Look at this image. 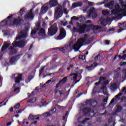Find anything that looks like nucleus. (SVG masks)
Listing matches in <instances>:
<instances>
[{
    "instance_id": "nucleus-1",
    "label": "nucleus",
    "mask_w": 126,
    "mask_h": 126,
    "mask_svg": "<svg viewBox=\"0 0 126 126\" xmlns=\"http://www.w3.org/2000/svg\"><path fill=\"white\" fill-rule=\"evenodd\" d=\"M114 3H115V1L112 0L108 3L104 5L105 7H108L110 9H113L111 14L110 15V16L112 17L110 18V19H112V18H118L119 16L122 15L126 16V2L125 1H121V2L122 8L124 9H120V5L118 4L114 6Z\"/></svg>"
},
{
    "instance_id": "nucleus-2",
    "label": "nucleus",
    "mask_w": 126,
    "mask_h": 126,
    "mask_svg": "<svg viewBox=\"0 0 126 126\" xmlns=\"http://www.w3.org/2000/svg\"><path fill=\"white\" fill-rule=\"evenodd\" d=\"M25 40V39H23V40L20 41L19 42L14 41L13 43L12 44L13 46H10V47L9 48L10 52L9 55H15V54H16L17 53V50H16L14 47H19L20 48H23V47L25 46V44L26 43Z\"/></svg>"
},
{
    "instance_id": "nucleus-3",
    "label": "nucleus",
    "mask_w": 126,
    "mask_h": 126,
    "mask_svg": "<svg viewBox=\"0 0 126 126\" xmlns=\"http://www.w3.org/2000/svg\"><path fill=\"white\" fill-rule=\"evenodd\" d=\"M88 38V35L87 34L85 35V37L84 38H80L75 44L73 46V49L75 51H78L80 49L82 46H83L84 42L86 41V39Z\"/></svg>"
},
{
    "instance_id": "nucleus-4",
    "label": "nucleus",
    "mask_w": 126,
    "mask_h": 126,
    "mask_svg": "<svg viewBox=\"0 0 126 126\" xmlns=\"http://www.w3.org/2000/svg\"><path fill=\"white\" fill-rule=\"evenodd\" d=\"M77 27H73V32H79V33H84L85 31L86 28L87 27L86 25H81L79 23H77L76 24Z\"/></svg>"
},
{
    "instance_id": "nucleus-5",
    "label": "nucleus",
    "mask_w": 126,
    "mask_h": 126,
    "mask_svg": "<svg viewBox=\"0 0 126 126\" xmlns=\"http://www.w3.org/2000/svg\"><path fill=\"white\" fill-rule=\"evenodd\" d=\"M58 26L54 23L48 29V34L49 36H54L58 32Z\"/></svg>"
},
{
    "instance_id": "nucleus-6",
    "label": "nucleus",
    "mask_w": 126,
    "mask_h": 126,
    "mask_svg": "<svg viewBox=\"0 0 126 126\" xmlns=\"http://www.w3.org/2000/svg\"><path fill=\"white\" fill-rule=\"evenodd\" d=\"M11 77L15 79L16 84L13 85V87L15 88L17 85H19V83H20V82L22 80V75L21 74H13Z\"/></svg>"
},
{
    "instance_id": "nucleus-7",
    "label": "nucleus",
    "mask_w": 126,
    "mask_h": 126,
    "mask_svg": "<svg viewBox=\"0 0 126 126\" xmlns=\"http://www.w3.org/2000/svg\"><path fill=\"white\" fill-rule=\"evenodd\" d=\"M72 43V42H70V44L68 45H66L64 46L63 47H58L55 48V50H59V51H61L63 54H65L67 53H68L69 51L71 50V46H70V44Z\"/></svg>"
},
{
    "instance_id": "nucleus-8",
    "label": "nucleus",
    "mask_w": 126,
    "mask_h": 126,
    "mask_svg": "<svg viewBox=\"0 0 126 126\" xmlns=\"http://www.w3.org/2000/svg\"><path fill=\"white\" fill-rule=\"evenodd\" d=\"M55 16L57 18H60L63 16V7L59 6L56 10L55 12Z\"/></svg>"
},
{
    "instance_id": "nucleus-9",
    "label": "nucleus",
    "mask_w": 126,
    "mask_h": 126,
    "mask_svg": "<svg viewBox=\"0 0 126 126\" xmlns=\"http://www.w3.org/2000/svg\"><path fill=\"white\" fill-rule=\"evenodd\" d=\"M27 32H28V29H26L25 30L22 31L16 37V40H20L21 39H24L27 37Z\"/></svg>"
},
{
    "instance_id": "nucleus-10",
    "label": "nucleus",
    "mask_w": 126,
    "mask_h": 126,
    "mask_svg": "<svg viewBox=\"0 0 126 126\" xmlns=\"http://www.w3.org/2000/svg\"><path fill=\"white\" fill-rule=\"evenodd\" d=\"M11 18H12V16H9L7 18V20H4L2 22L0 23V26H4L5 25H11Z\"/></svg>"
},
{
    "instance_id": "nucleus-11",
    "label": "nucleus",
    "mask_w": 126,
    "mask_h": 126,
    "mask_svg": "<svg viewBox=\"0 0 126 126\" xmlns=\"http://www.w3.org/2000/svg\"><path fill=\"white\" fill-rule=\"evenodd\" d=\"M111 17H113L112 16H109L108 17V19H101L99 21L98 23L100 25H102V26H106L107 25V22H108V21L109 20H112V19H115L116 18H113L112 19H111Z\"/></svg>"
},
{
    "instance_id": "nucleus-12",
    "label": "nucleus",
    "mask_w": 126,
    "mask_h": 126,
    "mask_svg": "<svg viewBox=\"0 0 126 126\" xmlns=\"http://www.w3.org/2000/svg\"><path fill=\"white\" fill-rule=\"evenodd\" d=\"M66 35V32H65V30L63 28L60 29V33L59 35L57 37V40H62L65 37Z\"/></svg>"
},
{
    "instance_id": "nucleus-13",
    "label": "nucleus",
    "mask_w": 126,
    "mask_h": 126,
    "mask_svg": "<svg viewBox=\"0 0 126 126\" xmlns=\"http://www.w3.org/2000/svg\"><path fill=\"white\" fill-rule=\"evenodd\" d=\"M91 15L93 18H96V17H97V12H96V10L94 7L91 8V9L90 10V12L88 14V17H91Z\"/></svg>"
},
{
    "instance_id": "nucleus-14",
    "label": "nucleus",
    "mask_w": 126,
    "mask_h": 126,
    "mask_svg": "<svg viewBox=\"0 0 126 126\" xmlns=\"http://www.w3.org/2000/svg\"><path fill=\"white\" fill-rule=\"evenodd\" d=\"M34 18V12L32 11V10H30L29 12L26 15H25V19L26 20H29L30 19Z\"/></svg>"
},
{
    "instance_id": "nucleus-15",
    "label": "nucleus",
    "mask_w": 126,
    "mask_h": 126,
    "mask_svg": "<svg viewBox=\"0 0 126 126\" xmlns=\"http://www.w3.org/2000/svg\"><path fill=\"white\" fill-rule=\"evenodd\" d=\"M122 95H123V93H119L117 95H116L115 96V98H113L111 101L110 102V104H109V106L111 105V104H113V103H114V102L115 101H119V100H121V96H122Z\"/></svg>"
},
{
    "instance_id": "nucleus-16",
    "label": "nucleus",
    "mask_w": 126,
    "mask_h": 126,
    "mask_svg": "<svg viewBox=\"0 0 126 126\" xmlns=\"http://www.w3.org/2000/svg\"><path fill=\"white\" fill-rule=\"evenodd\" d=\"M40 24L37 25L36 27L34 28V29L32 30V32L31 33V35L32 37H33V36H35L37 32H38V30L40 29Z\"/></svg>"
},
{
    "instance_id": "nucleus-17",
    "label": "nucleus",
    "mask_w": 126,
    "mask_h": 126,
    "mask_svg": "<svg viewBox=\"0 0 126 126\" xmlns=\"http://www.w3.org/2000/svg\"><path fill=\"white\" fill-rule=\"evenodd\" d=\"M49 4L46 3L45 5H43L41 9V13H46L47 11H48V9L49 8V6L48 5Z\"/></svg>"
},
{
    "instance_id": "nucleus-18",
    "label": "nucleus",
    "mask_w": 126,
    "mask_h": 126,
    "mask_svg": "<svg viewBox=\"0 0 126 126\" xmlns=\"http://www.w3.org/2000/svg\"><path fill=\"white\" fill-rule=\"evenodd\" d=\"M10 43L7 42H4V44L1 48V51L4 52L6 50L8 47H9Z\"/></svg>"
},
{
    "instance_id": "nucleus-19",
    "label": "nucleus",
    "mask_w": 126,
    "mask_h": 126,
    "mask_svg": "<svg viewBox=\"0 0 126 126\" xmlns=\"http://www.w3.org/2000/svg\"><path fill=\"white\" fill-rule=\"evenodd\" d=\"M17 58V57L16 56H14L12 57L10 59H9V63H10V64H13L14 63H16V62H17L18 59H17L16 58Z\"/></svg>"
},
{
    "instance_id": "nucleus-20",
    "label": "nucleus",
    "mask_w": 126,
    "mask_h": 126,
    "mask_svg": "<svg viewBox=\"0 0 126 126\" xmlns=\"http://www.w3.org/2000/svg\"><path fill=\"white\" fill-rule=\"evenodd\" d=\"M21 21H22V19H21L20 17H19L14 20L13 24H15V25H18L21 23Z\"/></svg>"
},
{
    "instance_id": "nucleus-21",
    "label": "nucleus",
    "mask_w": 126,
    "mask_h": 126,
    "mask_svg": "<svg viewBox=\"0 0 126 126\" xmlns=\"http://www.w3.org/2000/svg\"><path fill=\"white\" fill-rule=\"evenodd\" d=\"M117 87H118V84L115 83L111 85L110 89L112 90V91H115V90L117 89Z\"/></svg>"
},
{
    "instance_id": "nucleus-22",
    "label": "nucleus",
    "mask_w": 126,
    "mask_h": 126,
    "mask_svg": "<svg viewBox=\"0 0 126 126\" xmlns=\"http://www.w3.org/2000/svg\"><path fill=\"white\" fill-rule=\"evenodd\" d=\"M83 112L85 115H89L91 112V109L89 108H85L83 109Z\"/></svg>"
},
{
    "instance_id": "nucleus-23",
    "label": "nucleus",
    "mask_w": 126,
    "mask_h": 126,
    "mask_svg": "<svg viewBox=\"0 0 126 126\" xmlns=\"http://www.w3.org/2000/svg\"><path fill=\"white\" fill-rule=\"evenodd\" d=\"M49 4L51 7H53V6H55V5L58 4V2L55 0H51L49 2Z\"/></svg>"
},
{
    "instance_id": "nucleus-24",
    "label": "nucleus",
    "mask_w": 126,
    "mask_h": 126,
    "mask_svg": "<svg viewBox=\"0 0 126 126\" xmlns=\"http://www.w3.org/2000/svg\"><path fill=\"white\" fill-rule=\"evenodd\" d=\"M45 34H46V32L44 29H41L38 32V34L39 35V36H45Z\"/></svg>"
},
{
    "instance_id": "nucleus-25",
    "label": "nucleus",
    "mask_w": 126,
    "mask_h": 126,
    "mask_svg": "<svg viewBox=\"0 0 126 126\" xmlns=\"http://www.w3.org/2000/svg\"><path fill=\"white\" fill-rule=\"evenodd\" d=\"M72 75H74V77L73 78H71V80H72V79H74L75 80V83H77V82H78L79 81L76 82V80L77 79V74H70L69 75V76H72Z\"/></svg>"
},
{
    "instance_id": "nucleus-26",
    "label": "nucleus",
    "mask_w": 126,
    "mask_h": 126,
    "mask_svg": "<svg viewBox=\"0 0 126 126\" xmlns=\"http://www.w3.org/2000/svg\"><path fill=\"white\" fill-rule=\"evenodd\" d=\"M82 5V2H77L76 3H74L72 4V6L74 8L77 7V6H81Z\"/></svg>"
},
{
    "instance_id": "nucleus-27",
    "label": "nucleus",
    "mask_w": 126,
    "mask_h": 126,
    "mask_svg": "<svg viewBox=\"0 0 126 126\" xmlns=\"http://www.w3.org/2000/svg\"><path fill=\"white\" fill-rule=\"evenodd\" d=\"M85 17L83 16H80L78 20L81 22H84L85 21Z\"/></svg>"
},
{
    "instance_id": "nucleus-28",
    "label": "nucleus",
    "mask_w": 126,
    "mask_h": 126,
    "mask_svg": "<svg viewBox=\"0 0 126 126\" xmlns=\"http://www.w3.org/2000/svg\"><path fill=\"white\" fill-rule=\"evenodd\" d=\"M122 78L126 80V69H124L123 71V75H122Z\"/></svg>"
},
{
    "instance_id": "nucleus-29",
    "label": "nucleus",
    "mask_w": 126,
    "mask_h": 126,
    "mask_svg": "<svg viewBox=\"0 0 126 126\" xmlns=\"http://www.w3.org/2000/svg\"><path fill=\"white\" fill-rule=\"evenodd\" d=\"M101 89L103 90V94L107 95V87L106 86H103Z\"/></svg>"
},
{
    "instance_id": "nucleus-30",
    "label": "nucleus",
    "mask_w": 126,
    "mask_h": 126,
    "mask_svg": "<svg viewBox=\"0 0 126 126\" xmlns=\"http://www.w3.org/2000/svg\"><path fill=\"white\" fill-rule=\"evenodd\" d=\"M67 77H68V76L64 77L62 80L60 81V82H61L62 84L65 83V82H66V80H67Z\"/></svg>"
},
{
    "instance_id": "nucleus-31",
    "label": "nucleus",
    "mask_w": 126,
    "mask_h": 126,
    "mask_svg": "<svg viewBox=\"0 0 126 126\" xmlns=\"http://www.w3.org/2000/svg\"><path fill=\"white\" fill-rule=\"evenodd\" d=\"M51 115H52V114L49 112H47L46 113H44L43 114V117H44L45 118L46 117H49V116H51Z\"/></svg>"
},
{
    "instance_id": "nucleus-32",
    "label": "nucleus",
    "mask_w": 126,
    "mask_h": 126,
    "mask_svg": "<svg viewBox=\"0 0 126 126\" xmlns=\"http://www.w3.org/2000/svg\"><path fill=\"white\" fill-rule=\"evenodd\" d=\"M105 79H106L105 77H100L99 78V82H100V83H102V84H103Z\"/></svg>"
},
{
    "instance_id": "nucleus-33",
    "label": "nucleus",
    "mask_w": 126,
    "mask_h": 126,
    "mask_svg": "<svg viewBox=\"0 0 126 126\" xmlns=\"http://www.w3.org/2000/svg\"><path fill=\"white\" fill-rule=\"evenodd\" d=\"M35 118H36V116L34 115H32V114H30L28 117L29 120H35Z\"/></svg>"
},
{
    "instance_id": "nucleus-34",
    "label": "nucleus",
    "mask_w": 126,
    "mask_h": 126,
    "mask_svg": "<svg viewBox=\"0 0 126 126\" xmlns=\"http://www.w3.org/2000/svg\"><path fill=\"white\" fill-rule=\"evenodd\" d=\"M25 12V9L24 8L21 9L20 11L19 12V14L21 15V16H22L23 14H24Z\"/></svg>"
},
{
    "instance_id": "nucleus-35",
    "label": "nucleus",
    "mask_w": 126,
    "mask_h": 126,
    "mask_svg": "<svg viewBox=\"0 0 126 126\" xmlns=\"http://www.w3.org/2000/svg\"><path fill=\"white\" fill-rule=\"evenodd\" d=\"M20 107V103H18L17 104H16L14 106V109L15 110H18V109H19Z\"/></svg>"
},
{
    "instance_id": "nucleus-36",
    "label": "nucleus",
    "mask_w": 126,
    "mask_h": 126,
    "mask_svg": "<svg viewBox=\"0 0 126 126\" xmlns=\"http://www.w3.org/2000/svg\"><path fill=\"white\" fill-rule=\"evenodd\" d=\"M122 106H120V105H118L117 106V108L116 109V112L117 113H119L120 112H121L122 111Z\"/></svg>"
},
{
    "instance_id": "nucleus-37",
    "label": "nucleus",
    "mask_w": 126,
    "mask_h": 126,
    "mask_svg": "<svg viewBox=\"0 0 126 126\" xmlns=\"http://www.w3.org/2000/svg\"><path fill=\"white\" fill-rule=\"evenodd\" d=\"M119 59L121 60H126V54L123 55V56L122 55H119Z\"/></svg>"
},
{
    "instance_id": "nucleus-38",
    "label": "nucleus",
    "mask_w": 126,
    "mask_h": 126,
    "mask_svg": "<svg viewBox=\"0 0 126 126\" xmlns=\"http://www.w3.org/2000/svg\"><path fill=\"white\" fill-rule=\"evenodd\" d=\"M109 13H110L109 11H107V10H105L102 11V14L104 15H108L109 14Z\"/></svg>"
},
{
    "instance_id": "nucleus-39",
    "label": "nucleus",
    "mask_w": 126,
    "mask_h": 126,
    "mask_svg": "<svg viewBox=\"0 0 126 126\" xmlns=\"http://www.w3.org/2000/svg\"><path fill=\"white\" fill-rule=\"evenodd\" d=\"M13 88H15L14 90V92H16L17 93L19 92L20 91V88H13Z\"/></svg>"
},
{
    "instance_id": "nucleus-40",
    "label": "nucleus",
    "mask_w": 126,
    "mask_h": 126,
    "mask_svg": "<svg viewBox=\"0 0 126 126\" xmlns=\"http://www.w3.org/2000/svg\"><path fill=\"white\" fill-rule=\"evenodd\" d=\"M57 111V109H56V107L53 108L52 109L50 110V113H52V114H54V113H56Z\"/></svg>"
},
{
    "instance_id": "nucleus-41",
    "label": "nucleus",
    "mask_w": 126,
    "mask_h": 126,
    "mask_svg": "<svg viewBox=\"0 0 126 126\" xmlns=\"http://www.w3.org/2000/svg\"><path fill=\"white\" fill-rule=\"evenodd\" d=\"M85 58H86V56L85 55H82L79 57V59L80 60H82L83 61H84V60H85Z\"/></svg>"
},
{
    "instance_id": "nucleus-42",
    "label": "nucleus",
    "mask_w": 126,
    "mask_h": 126,
    "mask_svg": "<svg viewBox=\"0 0 126 126\" xmlns=\"http://www.w3.org/2000/svg\"><path fill=\"white\" fill-rule=\"evenodd\" d=\"M79 19V17H77L75 16H73L71 18V20H78Z\"/></svg>"
},
{
    "instance_id": "nucleus-43",
    "label": "nucleus",
    "mask_w": 126,
    "mask_h": 126,
    "mask_svg": "<svg viewBox=\"0 0 126 126\" xmlns=\"http://www.w3.org/2000/svg\"><path fill=\"white\" fill-rule=\"evenodd\" d=\"M41 102L42 106H46L48 104L46 101L42 100Z\"/></svg>"
},
{
    "instance_id": "nucleus-44",
    "label": "nucleus",
    "mask_w": 126,
    "mask_h": 126,
    "mask_svg": "<svg viewBox=\"0 0 126 126\" xmlns=\"http://www.w3.org/2000/svg\"><path fill=\"white\" fill-rule=\"evenodd\" d=\"M63 11L65 14H67V13H68V10L65 8H63Z\"/></svg>"
},
{
    "instance_id": "nucleus-45",
    "label": "nucleus",
    "mask_w": 126,
    "mask_h": 126,
    "mask_svg": "<svg viewBox=\"0 0 126 126\" xmlns=\"http://www.w3.org/2000/svg\"><path fill=\"white\" fill-rule=\"evenodd\" d=\"M60 95H63V94L64 91L63 90H62L61 91H59Z\"/></svg>"
},
{
    "instance_id": "nucleus-46",
    "label": "nucleus",
    "mask_w": 126,
    "mask_h": 126,
    "mask_svg": "<svg viewBox=\"0 0 126 126\" xmlns=\"http://www.w3.org/2000/svg\"><path fill=\"white\" fill-rule=\"evenodd\" d=\"M73 67V65L70 64L67 68V70H70L71 68H72Z\"/></svg>"
},
{
    "instance_id": "nucleus-47",
    "label": "nucleus",
    "mask_w": 126,
    "mask_h": 126,
    "mask_svg": "<svg viewBox=\"0 0 126 126\" xmlns=\"http://www.w3.org/2000/svg\"><path fill=\"white\" fill-rule=\"evenodd\" d=\"M44 68H45L44 67H43L40 71L39 72V76L41 75V74H42L43 72H44Z\"/></svg>"
},
{
    "instance_id": "nucleus-48",
    "label": "nucleus",
    "mask_w": 126,
    "mask_h": 126,
    "mask_svg": "<svg viewBox=\"0 0 126 126\" xmlns=\"http://www.w3.org/2000/svg\"><path fill=\"white\" fill-rule=\"evenodd\" d=\"M120 65H122V66L126 65V62H120Z\"/></svg>"
},
{
    "instance_id": "nucleus-49",
    "label": "nucleus",
    "mask_w": 126,
    "mask_h": 126,
    "mask_svg": "<svg viewBox=\"0 0 126 126\" xmlns=\"http://www.w3.org/2000/svg\"><path fill=\"white\" fill-rule=\"evenodd\" d=\"M89 120H90V119L89 118H86V119H85L84 121H82V124H85V122H86V121H89Z\"/></svg>"
},
{
    "instance_id": "nucleus-50",
    "label": "nucleus",
    "mask_w": 126,
    "mask_h": 126,
    "mask_svg": "<svg viewBox=\"0 0 126 126\" xmlns=\"http://www.w3.org/2000/svg\"><path fill=\"white\" fill-rule=\"evenodd\" d=\"M33 76L32 75H30L28 76V78L31 81V80L33 78Z\"/></svg>"
},
{
    "instance_id": "nucleus-51",
    "label": "nucleus",
    "mask_w": 126,
    "mask_h": 126,
    "mask_svg": "<svg viewBox=\"0 0 126 126\" xmlns=\"http://www.w3.org/2000/svg\"><path fill=\"white\" fill-rule=\"evenodd\" d=\"M108 83H109V82L108 81V80H106V79H105V81L103 82V84L104 85H107V84H108Z\"/></svg>"
},
{
    "instance_id": "nucleus-52",
    "label": "nucleus",
    "mask_w": 126,
    "mask_h": 126,
    "mask_svg": "<svg viewBox=\"0 0 126 126\" xmlns=\"http://www.w3.org/2000/svg\"><path fill=\"white\" fill-rule=\"evenodd\" d=\"M86 68H87V69H88V70H92L91 66H87Z\"/></svg>"
},
{
    "instance_id": "nucleus-53",
    "label": "nucleus",
    "mask_w": 126,
    "mask_h": 126,
    "mask_svg": "<svg viewBox=\"0 0 126 126\" xmlns=\"http://www.w3.org/2000/svg\"><path fill=\"white\" fill-rule=\"evenodd\" d=\"M11 124H12V122H9L8 123H7L6 124V126H9L11 125Z\"/></svg>"
},
{
    "instance_id": "nucleus-54",
    "label": "nucleus",
    "mask_w": 126,
    "mask_h": 126,
    "mask_svg": "<svg viewBox=\"0 0 126 126\" xmlns=\"http://www.w3.org/2000/svg\"><path fill=\"white\" fill-rule=\"evenodd\" d=\"M22 112V109H20L16 112V114H20Z\"/></svg>"
},
{
    "instance_id": "nucleus-55",
    "label": "nucleus",
    "mask_w": 126,
    "mask_h": 126,
    "mask_svg": "<svg viewBox=\"0 0 126 126\" xmlns=\"http://www.w3.org/2000/svg\"><path fill=\"white\" fill-rule=\"evenodd\" d=\"M35 94V92L32 91L31 94H29V97H31L32 95H34Z\"/></svg>"
},
{
    "instance_id": "nucleus-56",
    "label": "nucleus",
    "mask_w": 126,
    "mask_h": 126,
    "mask_svg": "<svg viewBox=\"0 0 126 126\" xmlns=\"http://www.w3.org/2000/svg\"><path fill=\"white\" fill-rule=\"evenodd\" d=\"M61 83H62L61 82V81H60L58 84L56 85V88H59V87H60V85H61Z\"/></svg>"
},
{
    "instance_id": "nucleus-57",
    "label": "nucleus",
    "mask_w": 126,
    "mask_h": 126,
    "mask_svg": "<svg viewBox=\"0 0 126 126\" xmlns=\"http://www.w3.org/2000/svg\"><path fill=\"white\" fill-rule=\"evenodd\" d=\"M28 103H34V101H33V99H31L28 100Z\"/></svg>"
},
{
    "instance_id": "nucleus-58",
    "label": "nucleus",
    "mask_w": 126,
    "mask_h": 126,
    "mask_svg": "<svg viewBox=\"0 0 126 126\" xmlns=\"http://www.w3.org/2000/svg\"><path fill=\"white\" fill-rule=\"evenodd\" d=\"M122 101H124V102H126V96H124L122 97Z\"/></svg>"
},
{
    "instance_id": "nucleus-59",
    "label": "nucleus",
    "mask_w": 126,
    "mask_h": 126,
    "mask_svg": "<svg viewBox=\"0 0 126 126\" xmlns=\"http://www.w3.org/2000/svg\"><path fill=\"white\" fill-rule=\"evenodd\" d=\"M9 63L7 62H4V66H7L8 65Z\"/></svg>"
},
{
    "instance_id": "nucleus-60",
    "label": "nucleus",
    "mask_w": 126,
    "mask_h": 126,
    "mask_svg": "<svg viewBox=\"0 0 126 126\" xmlns=\"http://www.w3.org/2000/svg\"><path fill=\"white\" fill-rule=\"evenodd\" d=\"M100 57V55H98L97 56L95 57L94 58V61H97L98 60V58Z\"/></svg>"
},
{
    "instance_id": "nucleus-61",
    "label": "nucleus",
    "mask_w": 126,
    "mask_h": 126,
    "mask_svg": "<svg viewBox=\"0 0 126 126\" xmlns=\"http://www.w3.org/2000/svg\"><path fill=\"white\" fill-rule=\"evenodd\" d=\"M47 83H45L42 86H41V87L42 88L47 87Z\"/></svg>"
},
{
    "instance_id": "nucleus-62",
    "label": "nucleus",
    "mask_w": 126,
    "mask_h": 126,
    "mask_svg": "<svg viewBox=\"0 0 126 126\" xmlns=\"http://www.w3.org/2000/svg\"><path fill=\"white\" fill-rule=\"evenodd\" d=\"M97 122L98 123H101V122H102V119H101V118H98V119H97Z\"/></svg>"
},
{
    "instance_id": "nucleus-63",
    "label": "nucleus",
    "mask_w": 126,
    "mask_h": 126,
    "mask_svg": "<svg viewBox=\"0 0 126 126\" xmlns=\"http://www.w3.org/2000/svg\"><path fill=\"white\" fill-rule=\"evenodd\" d=\"M105 43L106 45H109V44H110V41L108 40H105Z\"/></svg>"
},
{
    "instance_id": "nucleus-64",
    "label": "nucleus",
    "mask_w": 126,
    "mask_h": 126,
    "mask_svg": "<svg viewBox=\"0 0 126 126\" xmlns=\"http://www.w3.org/2000/svg\"><path fill=\"white\" fill-rule=\"evenodd\" d=\"M39 90V88L36 87L35 90H34V92H37Z\"/></svg>"
}]
</instances>
